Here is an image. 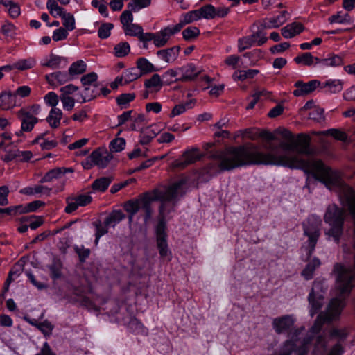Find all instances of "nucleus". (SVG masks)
<instances>
[{"label":"nucleus","mask_w":355,"mask_h":355,"mask_svg":"<svg viewBox=\"0 0 355 355\" xmlns=\"http://www.w3.org/2000/svg\"><path fill=\"white\" fill-rule=\"evenodd\" d=\"M281 135L287 141H282L278 146L268 144L265 146L268 150L266 153L259 151L256 145L250 143V165H277L302 168L311 173L329 189H336L342 205L348 209L354 221L355 248V190L345 184L338 174L327 167L321 160H305L300 157V155L311 154L309 136L300 134L295 139L287 130H283Z\"/></svg>","instance_id":"1"},{"label":"nucleus","mask_w":355,"mask_h":355,"mask_svg":"<svg viewBox=\"0 0 355 355\" xmlns=\"http://www.w3.org/2000/svg\"><path fill=\"white\" fill-rule=\"evenodd\" d=\"M185 184L184 180H180L165 190L155 189L153 193H146L141 195L137 199H132L139 207V211L141 210L144 224L147 225L153 215L152 202L155 200H160L162 204L159 207V220L163 217L165 220V214L169 213L173 209L175 203L174 200L176 198L178 193L182 187Z\"/></svg>","instance_id":"2"},{"label":"nucleus","mask_w":355,"mask_h":355,"mask_svg":"<svg viewBox=\"0 0 355 355\" xmlns=\"http://www.w3.org/2000/svg\"><path fill=\"white\" fill-rule=\"evenodd\" d=\"M346 213L343 208L335 204L328 206L324 216V221L330 227L327 232L329 236L333 237L338 243L343 232Z\"/></svg>","instance_id":"3"},{"label":"nucleus","mask_w":355,"mask_h":355,"mask_svg":"<svg viewBox=\"0 0 355 355\" xmlns=\"http://www.w3.org/2000/svg\"><path fill=\"white\" fill-rule=\"evenodd\" d=\"M302 226L303 235L307 238L304 247L307 251L308 257H310L321 234L322 220L319 216L311 215L302 223Z\"/></svg>","instance_id":"4"},{"label":"nucleus","mask_w":355,"mask_h":355,"mask_svg":"<svg viewBox=\"0 0 355 355\" xmlns=\"http://www.w3.org/2000/svg\"><path fill=\"white\" fill-rule=\"evenodd\" d=\"M251 34L248 36L242 37L238 40V51L243 52L253 46H261L268 40L266 33L262 29L261 26L253 24L250 27Z\"/></svg>","instance_id":"5"},{"label":"nucleus","mask_w":355,"mask_h":355,"mask_svg":"<svg viewBox=\"0 0 355 355\" xmlns=\"http://www.w3.org/2000/svg\"><path fill=\"white\" fill-rule=\"evenodd\" d=\"M324 280H315L313 288L309 295V302L311 305L310 314L313 317L322 307L323 297L322 295L316 294L319 291L324 292L327 287L324 288Z\"/></svg>","instance_id":"6"},{"label":"nucleus","mask_w":355,"mask_h":355,"mask_svg":"<svg viewBox=\"0 0 355 355\" xmlns=\"http://www.w3.org/2000/svg\"><path fill=\"white\" fill-rule=\"evenodd\" d=\"M157 236V245L159 253L162 258L168 257L170 259L171 252L168 250L166 241V222L163 217L159 219L155 228Z\"/></svg>","instance_id":"7"},{"label":"nucleus","mask_w":355,"mask_h":355,"mask_svg":"<svg viewBox=\"0 0 355 355\" xmlns=\"http://www.w3.org/2000/svg\"><path fill=\"white\" fill-rule=\"evenodd\" d=\"M343 81L340 79H329L324 82H321L318 80L314 79L304 83L302 80H297L295 83L294 87L297 89H324L328 87L329 89L343 87Z\"/></svg>","instance_id":"8"},{"label":"nucleus","mask_w":355,"mask_h":355,"mask_svg":"<svg viewBox=\"0 0 355 355\" xmlns=\"http://www.w3.org/2000/svg\"><path fill=\"white\" fill-rule=\"evenodd\" d=\"M200 157L201 155L199 149L198 148H193L185 151L180 158L175 159L173 162V166L174 168H184L189 164L199 160Z\"/></svg>","instance_id":"9"},{"label":"nucleus","mask_w":355,"mask_h":355,"mask_svg":"<svg viewBox=\"0 0 355 355\" xmlns=\"http://www.w3.org/2000/svg\"><path fill=\"white\" fill-rule=\"evenodd\" d=\"M173 25L162 28L159 31L155 33L153 44L157 48L166 46L171 36L178 33Z\"/></svg>","instance_id":"10"},{"label":"nucleus","mask_w":355,"mask_h":355,"mask_svg":"<svg viewBox=\"0 0 355 355\" xmlns=\"http://www.w3.org/2000/svg\"><path fill=\"white\" fill-rule=\"evenodd\" d=\"M17 116L21 121V130L19 133H17L18 136L23 132H31L39 121L36 116H33L26 110H19L17 112Z\"/></svg>","instance_id":"11"},{"label":"nucleus","mask_w":355,"mask_h":355,"mask_svg":"<svg viewBox=\"0 0 355 355\" xmlns=\"http://www.w3.org/2000/svg\"><path fill=\"white\" fill-rule=\"evenodd\" d=\"M288 12L282 11L278 15L266 17L260 22L262 29L277 28L284 24L288 19Z\"/></svg>","instance_id":"12"},{"label":"nucleus","mask_w":355,"mask_h":355,"mask_svg":"<svg viewBox=\"0 0 355 355\" xmlns=\"http://www.w3.org/2000/svg\"><path fill=\"white\" fill-rule=\"evenodd\" d=\"M295 320L291 315H284L276 318L272 321V327L275 332L282 334L288 332L294 325Z\"/></svg>","instance_id":"13"},{"label":"nucleus","mask_w":355,"mask_h":355,"mask_svg":"<svg viewBox=\"0 0 355 355\" xmlns=\"http://www.w3.org/2000/svg\"><path fill=\"white\" fill-rule=\"evenodd\" d=\"M67 59L64 57L51 53L42 58L40 64L43 67H49L51 69L63 68L67 65Z\"/></svg>","instance_id":"14"},{"label":"nucleus","mask_w":355,"mask_h":355,"mask_svg":"<svg viewBox=\"0 0 355 355\" xmlns=\"http://www.w3.org/2000/svg\"><path fill=\"white\" fill-rule=\"evenodd\" d=\"M91 158L93 160V162H94L95 166L104 168L112 159L113 156L107 150L98 149L92 153Z\"/></svg>","instance_id":"15"},{"label":"nucleus","mask_w":355,"mask_h":355,"mask_svg":"<svg viewBox=\"0 0 355 355\" xmlns=\"http://www.w3.org/2000/svg\"><path fill=\"white\" fill-rule=\"evenodd\" d=\"M180 50V46H175L171 48L159 50L156 54L160 60L166 64H171L178 58Z\"/></svg>","instance_id":"16"},{"label":"nucleus","mask_w":355,"mask_h":355,"mask_svg":"<svg viewBox=\"0 0 355 355\" xmlns=\"http://www.w3.org/2000/svg\"><path fill=\"white\" fill-rule=\"evenodd\" d=\"M177 70L179 75V80L182 82L194 79L200 73V71L191 63L177 67Z\"/></svg>","instance_id":"17"},{"label":"nucleus","mask_w":355,"mask_h":355,"mask_svg":"<svg viewBox=\"0 0 355 355\" xmlns=\"http://www.w3.org/2000/svg\"><path fill=\"white\" fill-rule=\"evenodd\" d=\"M73 168L58 167L48 171L40 180V183L50 182L53 180L61 178L67 173H73Z\"/></svg>","instance_id":"18"},{"label":"nucleus","mask_w":355,"mask_h":355,"mask_svg":"<svg viewBox=\"0 0 355 355\" xmlns=\"http://www.w3.org/2000/svg\"><path fill=\"white\" fill-rule=\"evenodd\" d=\"M110 92L111 90H101V93H98V90H79L78 93L74 94V97L77 102L83 103L94 99L100 94L105 97L109 95Z\"/></svg>","instance_id":"19"},{"label":"nucleus","mask_w":355,"mask_h":355,"mask_svg":"<svg viewBox=\"0 0 355 355\" xmlns=\"http://www.w3.org/2000/svg\"><path fill=\"white\" fill-rule=\"evenodd\" d=\"M199 19H200L198 10H193L182 15L180 17L179 23L173 26L179 33L185 25Z\"/></svg>","instance_id":"20"},{"label":"nucleus","mask_w":355,"mask_h":355,"mask_svg":"<svg viewBox=\"0 0 355 355\" xmlns=\"http://www.w3.org/2000/svg\"><path fill=\"white\" fill-rule=\"evenodd\" d=\"M304 29V27L302 24L300 22H293L283 27L281 31L284 38L290 39L301 33Z\"/></svg>","instance_id":"21"},{"label":"nucleus","mask_w":355,"mask_h":355,"mask_svg":"<svg viewBox=\"0 0 355 355\" xmlns=\"http://www.w3.org/2000/svg\"><path fill=\"white\" fill-rule=\"evenodd\" d=\"M16 95L10 90L3 92L0 95V107L6 110L16 105Z\"/></svg>","instance_id":"22"},{"label":"nucleus","mask_w":355,"mask_h":355,"mask_svg":"<svg viewBox=\"0 0 355 355\" xmlns=\"http://www.w3.org/2000/svg\"><path fill=\"white\" fill-rule=\"evenodd\" d=\"M47 82L53 87H58L69 80L67 73L57 71L46 76Z\"/></svg>","instance_id":"23"},{"label":"nucleus","mask_w":355,"mask_h":355,"mask_svg":"<svg viewBox=\"0 0 355 355\" xmlns=\"http://www.w3.org/2000/svg\"><path fill=\"white\" fill-rule=\"evenodd\" d=\"M52 189L53 188H49L46 186L36 185L34 187H24L19 191V193L28 196H33L35 194H44L46 196H49L51 195V191H52Z\"/></svg>","instance_id":"24"},{"label":"nucleus","mask_w":355,"mask_h":355,"mask_svg":"<svg viewBox=\"0 0 355 355\" xmlns=\"http://www.w3.org/2000/svg\"><path fill=\"white\" fill-rule=\"evenodd\" d=\"M343 58L340 55H329L324 59H320L319 65L322 67H336L343 65Z\"/></svg>","instance_id":"25"},{"label":"nucleus","mask_w":355,"mask_h":355,"mask_svg":"<svg viewBox=\"0 0 355 355\" xmlns=\"http://www.w3.org/2000/svg\"><path fill=\"white\" fill-rule=\"evenodd\" d=\"M158 133V130L155 128L153 125L147 127L141 131L139 135V142L142 145L149 144L153 138H155Z\"/></svg>","instance_id":"26"},{"label":"nucleus","mask_w":355,"mask_h":355,"mask_svg":"<svg viewBox=\"0 0 355 355\" xmlns=\"http://www.w3.org/2000/svg\"><path fill=\"white\" fill-rule=\"evenodd\" d=\"M62 263L59 259H53L52 263L48 266L50 276L53 280L61 278L62 275Z\"/></svg>","instance_id":"27"},{"label":"nucleus","mask_w":355,"mask_h":355,"mask_svg":"<svg viewBox=\"0 0 355 355\" xmlns=\"http://www.w3.org/2000/svg\"><path fill=\"white\" fill-rule=\"evenodd\" d=\"M37 63V60L33 57L21 58L15 62L14 67L18 71H26L33 69Z\"/></svg>","instance_id":"28"},{"label":"nucleus","mask_w":355,"mask_h":355,"mask_svg":"<svg viewBox=\"0 0 355 355\" xmlns=\"http://www.w3.org/2000/svg\"><path fill=\"white\" fill-rule=\"evenodd\" d=\"M125 218L124 214L121 210L113 211L104 220L106 227H114L117 223Z\"/></svg>","instance_id":"29"},{"label":"nucleus","mask_w":355,"mask_h":355,"mask_svg":"<svg viewBox=\"0 0 355 355\" xmlns=\"http://www.w3.org/2000/svg\"><path fill=\"white\" fill-rule=\"evenodd\" d=\"M62 112L59 108H52L46 118V121L53 128H58L60 124Z\"/></svg>","instance_id":"30"},{"label":"nucleus","mask_w":355,"mask_h":355,"mask_svg":"<svg viewBox=\"0 0 355 355\" xmlns=\"http://www.w3.org/2000/svg\"><path fill=\"white\" fill-rule=\"evenodd\" d=\"M294 60L296 63L305 66H311L313 64H319L320 63V58L313 56L311 53H304L295 57Z\"/></svg>","instance_id":"31"},{"label":"nucleus","mask_w":355,"mask_h":355,"mask_svg":"<svg viewBox=\"0 0 355 355\" xmlns=\"http://www.w3.org/2000/svg\"><path fill=\"white\" fill-rule=\"evenodd\" d=\"M112 180V177H101L93 182L92 188L94 191L104 192L107 190Z\"/></svg>","instance_id":"32"},{"label":"nucleus","mask_w":355,"mask_h":355,"mask_svg":"<svg viewBox=\"0 0 355 355\" xmlns=\"http://www.w3.org/2000/svg\"><path fill=\"white\" fill-rule=\"evenodd\" d=\"M161 78L163 87L180 81L177 68L168 69L161 76Z\"/></svg>","instance_id":"33"},{"label":"nucleus","mask_w":355,"mask_h":355,"mask_svg":"<svg viewBox=\"0 0 355 355\" xmlns=\"http://www.w3.org/2000/svg\"><path fill=\"white\" fill-rule=\"evenodd\" d=\"M321 264V262L318 258H313L311 261H310L304 269L302 272V275L306 279L309 280L313 278L314 271L317 268H318Z\"/></svg>","instance_id":"34"},{"label":"nucleus","mask_w":355,"mask_h":355,"mask_svg":"<svg viewBox=\"0 0 355 355\" xmlns=\"http://www.w3.org/2000/svg\"><path fill=\"white\" fill-rule=\"evenodd\" d=\"M46 8L50 14L54 17H62L65 14V10L60 6L55 0H47Z\"/></svg>","instance_id":"35"},{"label":"nucleus","mask_w":355,"mask_h":355,"mask_svg":"<svg viewBox=\"0 0 355 355\" xmlns=\"http://www.w3.org/2000/svg\"><path fill=\"white\" fill-rule=\"evenodd\" d=\"M196 101L194 99H191L184 104H178L176 105L171 110V112L169 114L170 118H173L175 116H179L186 112L187 110L191 108L195 104Z\"/></svg>","instance_id":"36"},{"label":"nucleus","mask_w":355,"mask_h":355,"mask_svg":"<svg viewBox=\"0 0 355 355\" xmlns=\"http://www.w3.org/2000/svg\"><path fill=\"white\" fill-rule=\"evenodd\" d=\"M136 68L139 69L141 75L155 71L154 65L145 58H140L137 60Z\"/></svg>","instance_id":"37"},{"label":"nucleus","mask_w":355,"mask_h":355,"mask_svg":"<svg viewBox=\"0 0 355 355\" xmlns=\"http://www.w3.org/2000/svg\"><path fill=\"white\" fill-rule=\"evenodd\" d=\"M76 91V90H68L60 96V99L62 103L64 110L70 111L73 108L76 98L70 96V94H72L73 92Z\"/></svg>","instance_id":"38"},{"label":"nucleus","mask_w":355,"mask_h":355,"mask_svg":"<svg viewBox=\"0 0 355 355\" xmlns=\"http://www.w3.org/2000/svg\"><path fill=\"white\" fill-rule=\"evenodd\" d=\"M86 69V63L83 60H80L71 64L69 68V74L71 76H77L84 73Z\"/></svg>","instance_id":"39"},{"label":"nucleus","mask_w":355,"mask_h":355,"mask_svg":"<svg viewBox=\"0 0 355 355\" xmlns=\"http://www.w3.org/2000/svg\"><path fill=\"white\" fill-rule=\"evenodd\" d=\"M259 73V71L257 69L240 70L234 73L233 78L235 80L251 79L255 77Z\"/></svg>","instance_id":"40"},{"label":"nucleus","mask_w":355,"mask_h":355,"mask_svg":"<svg viewBox=\"0 0 355 355\" xmlns=\"http://www.w3.org/2000/svg\"><path fill=\"white\" fill-rule=\"evenodd\" d=\"M0 4L8 8V13L12 18L18 17L20 14L19 6L11 0H0Z\"/></svg>","instance_id":"41"},{"label":"nucleus","mask_w":355,"mask_h":355,"mask_svg":"<svg viewBox=\"0 0 355 355\" xmlns=\"http://www.w3.org/2000/svg\"><path fill=\"white\" fill-rule=\"evenodd\" d=\"M135 98V94L134 93H124L118 96L116 98V101L121 109H124L126 108L129 103Z\"/></svg>","instance_id":"42"},{"label":"nucleus","mask_w":355,"mask_h":355,"mask_svg":"<svg viewBox=\"0 0 355 355\" xmlns=\"http://www.w3.org/2000/svg\"><path fill=\"white\" fill-rule=\"evenodd\" d=\"M128 328L135 334H145L146 329L143 324L136 318H131L128 324Z\"/></svg>","instance_id":"43"},{"label":"nucleus","mask_w":355,"mask_h":355,"mask_svg":"<svg viewBox=\"0 0 355 355\" xmlns=\"http://www.w3.org/2000/svg\"><path fill=\"white\" fill-rule=\"evenodd\" d=\"M124 209L128 214L129 223H131L134 216L139 211V207L132 200H129L124 204Z\"/></svg>","instance_id":"44"},{"label":"nucleus","mask_w":355,"mask_h":355,"mask_svg":"<svg viewBox=\"0 0 355 355\" xmlns=\"http://www.w3.org/2000/svg\"><path fill=\"white\" fill-rule=\"evenodd\" d=\"M329 20L331 24H344L350 22V17L347 13L340 11L332 15Z\"/></svg>","instance_id":"45"},{"label":"nucleus","mask_w":355,"mask_h":355,"mask_svg":"<svg viewBox=\"0 0 355 355\" xmlns=\"http://www.w3.org/2000/svg\"><path fill=\"white\" fill-rule=\"evenodd\" d=\"M200 19H211L214 18L215 7L211 4L202 6L198 9Z\"/></svg>","instance_id":"46"},{"label":"nucleus","mask_w":355,"mask_h":355,"mask_svg":"<svg viewBox=\"0 0 355 355\" xmlns=\"http://www.w3.org/2000/svg\"><path fill=\"white\" fill-rule=\"evenodd\" d=\"M97 80V73L91 72L82 76L80 80L84 87H96Z\"/></svg>","instance_id":"47"},{"label":"nucleus","mask_w":355,"mask_h":355,"mask_svg":"<svg viewBox=\"0 0 355 355\" xmlns=\"http://www.w3.org/2000/svg\"><path fill=\"white\" fill-rule=\"evenodd\" d=\"M316 135H329L334 137L336 139L345 141L347 139V136L345 132H342L338 129L331 128L324 132H320L315 133Z\"/></svg>","instance_id":"48"},{"label":"nucleus","mask_w":355,"mask_h":355,"mask_svg":"<svg viewBox=\"0 0 355 355\" xmlns=\"http://www.w3.org/2000/svg\"><path fill=\"white\" fill-rule=\"evenodd\" d=\"M151 3V0H132L128 5V9L133 12H137L139 10L148 7Z\"/></svg>","instance_id":"49"},{"label":"nucleus","mask_w":355,"mask_h":355,"mask_svg":"<svg viewBox=\"0 0 355 355\" xmlns=\"http://www.w3.org/2000/svg\"><path fill=\"white\" fill-rule=\"evenodd\" d=\"M124 33L126 35L134 36V37H139L141 32L143 31V28L141 26L135 24H130L128 26H125L123 28Z\"/></svg>","instance_id":"50"},{"label":"nucleus","mask_w":355,"mask_h":355,"mask_svg":"<svg viewBox=\"0 0 355 355\" xmlns=\"http://www.w3.org/2000/svg\"><path fill=\"white\" fill-rule=\"evenodd\" d=\"M61 18L62 19V24L64 26V28L68 31H71L75 29V18L73 15L69 12H65Z\"/></svg>","instance_id":"51"},{"label":"nucleus","mask_w":355,"mask_h":355,"mask_svg":"<svg viewBox=\"0 0 355 355\" xmlns=\"http://www.w3.org/2000/svg\"><path fill=\"white\" fill-rule=\"evenodd\" d=\"M130 51V47L128 42H121L116 45L114 49V55L119 58L127 55Z\"/></svg>","instance_id":"52"},{"label":"nucleus","mask_w":355,"mask_h":355,"mask_svg":"<svg viewBox=\"0 0 355 355\" xmlns=\"http://www.w3.org/2000/svg\"><path fill=\"white\" fill-rule=\"evenodd\" d=\"M125 79L127 80V83H130L141 76V73L139 71V69L136 67H132L126 69L123 72Z\"/></svg>","instance_id":"53"},{"label":"nucleus","mask_w":355,"mask_h":355,"mask_svg":"<svg viewBox=\"0 0 355 355\" xmlns=\"http://www.w3.org/2000/svg\"><path fill=\"white\" fill-rule=\"evenodd\" d=\"M74 294L78 297L76 301L78 302L81 306H85L89 309H95V304L88 297L81 295L78 289L75 290Z\"/></svg>","instance_id":"54"},{"label":"nucleus","mask_w":355,"mask_h":355,"mask_svg":"<svg viewBox=\"0 0 355 355\" xmlns=\"http://www.w3.org/2000/svg\"><path fill=\"white\" fill-rule=\"evenodd\" d=\"M146 88L163 87L161 76L157 73L153 74L150 78L144 82Z\"/></svg>","instance_id":"55"},{"label":"nucleus","mask_w":355,"mask_h":355,"mask_svg":"<svg viewBox=\"0 0 355 355\" xmlns=\"http://www.w3.org/2000/svg\"><path fill=\"white\" fill-rule=\"evenodd\" d=\"M6 155L2 157L5 162H9L20 156V150L17 148L8 149V146L4 148Z\"/></svg>","instance_id":"56"},{"label":"nucleus","mask_w":355,"mask_h":355,"mask_svg":"<svg viewBox=\"0 0 355 355\" xmlns=\"http://www.w3.org/2000/svg\"><path fill=\"white\" fill-rule=\"evenodd\" d=\"M199 34L200 30L196 26H189L182 31V37L187 41L196 37Z\"/></svg>","instance_id":"57"},{"label":"nucleus","mask_w":355,"mask_h":355,"mask_svg":"<svg viewBox=\"0 0 355 355\" xmlns=\"http://www.w3.org/2000/svg\"><path fill=\"white\" fill-rule=\"evenodd\" d=\"M125 140L123 138L119 137L113 139L110 144L111 151L120 152L125 148Z\"/></svg>","instance_id":"58"},{"label":"nucleus","mask_w":355,"mask_h":355,"mask_svg":"<svg viewBox=\"0 0 355 355\" xmlns=\"http://www.w3.org/2000/svg\"><path fill=\"white\" fill-rule=\"evenodd\" d=\"M114 26L111 23L103 24L98 31V35L101 39H106L110 35L111 30Z\"/></svg>","instance_id":"59"},{"label":"nucleus","mask_w":355,"mask_h":355,"mask_svg":"<svg viewBox=\"0 0 355 355\" xmlns=\"http://www.w3.org/2000/svg\"><path fill=\"white\" fill-rule=\"evenodd\" d=\"M73 197L79 207H85L92 200V198L89 193H83Z\"/></svg>","instance_id":"60"},{"label":"nucleus","mask_w":355,"mask_h":355,"mask_svg":"<svg viewBox=\"0 0 355 355\" xmlns=\"http://www.w3.org/2000/svg\"><path fill=\"white\" fill-rule=\"evenodd\" d=\"M324 109L320 107H315L313 111L309 114L310 119L317 122H322L324 121Z\"/></svg>","instance_id":"61"},{"label":"nucleus","mask_w":355,"mask_h":355,"mask_svg":"<svg viewBox=\"0 0 355 355\" xmlns=\"http://www.w3.org/2000/svg\"><path fill=\"white\" fill-rule=\"evenodd\" d=\"M74 250L78 255L80 261L82 263L85 262L86 259L88 258L90 254V250L89 248H85L83 245H76L74 247Z\"/></svg>","instance_id":"62"},{"label":"nucleus","mask_w":355,"mask_h":355,"mask_svg":"<svg viewBox=\"0 0 355 355\" xmlns=\"http://www.w3.org/2000/svg\"><path fill=\"white\" fill-rule=\"evenodd\" d=\"M44 205L45 203L41 200H35L27 204L26 207L22 206V211L23 213L33 212Z\"/></svg>","instance_id":"63"},{"label":"nucleus","mask_w":355,"mask_h":355,"mask_svg":"<svg viewBox=\"0 0 355 355\" xmlns=\"http://www.w3.org/2000/svg\"><path fill=\"white\" fill-rule=\"evenodd\" d=\"M44 101L52 108H56L55 106L59 102V97L55 92H50L44 96Z\"/></svg>","instance_id":"64"}]
</instances>
